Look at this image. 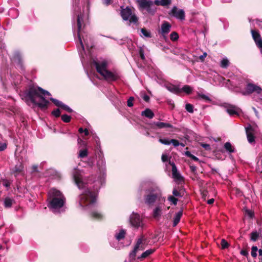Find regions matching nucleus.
Returning a JSON list of instances; mask_svg holds the SVG:
<instances>
[{"label": "nucleus", "instance_id": "nucleus-1", "mask_svg": "<svg viewBox=\"0 0 262 262\" xmlns=\"http://www.w3.org/2000/svg\"><path fill=\"white\" fill-rule=\"evenodd\" d=\"M73 180L79 189H84L79 195V205L84 207L88 204H92L96 202L98 191L92 190L90 188H86V184L82 180V177L80 172L76 170L73 173Z\"/></svg>", "mask_w": 262, "mask_h": 262}, {"label": "nucleus", "instance_id": "nucleus-2", "mask_svg": "<svg viewBox=\"0 0 262 262\" xmlns=\"http://www.w3.org/2000/svg\"><path fill=\"white\" fill-rule=\"evenodd\" d=\"M41 88L39 86H30L26 92V99L30 101L34 105L37 106L41 111H46L50 102L42 97Z\"/></svg>", "mask_w": 262, "mask_h": 262}, {"label": "nucleus", "instance_id": "nucleus-3", "mask_svg": "<svg viewBox=\"0 0 262 262\" xmlns=\"http://www.w3.org/2000/svg\"><path fill=\"white\" fill-rule=\"evenodd\" d=\"M66 200L64 195L59 190L52 189L48 194V207L52 209H60L65 204Z\"/></svg>", "mask_w": 262, "mask_h": 262}, {"label": "nucleus", "instance_id": "nucleus-4", "mask_svg": "<svg viewBox=\"0 0 262 262\" xmlns=\"http://www.w3.org/2000/svg\"><path fill=\"white\" fill-rule=\"evenodd\" d=\"M91 64L95 67L97 72L102 75L107 81L111 82L120 79L118 73L107 70V64L106 61H103L100 63L96 60H93Z\"/></svg>", "mask_w": 262, "mask_h": 262}, {"label": "nucleus", "instance_id": "nucleus-5", "mask_svg": "<svg viewBox=\"0 0 262 262\" xmlns=\"http://www.w3.org/2000/svg\"><path fill=\"white\" fill-rule=\"evenodd\" d=\"M147 245V239L142 235L139 238L136 242L133 250L129 254V257L132 260L135 259L136 254L139 250H143Z\"/></svg>", "mask_w": 262, "mask_h": 262}, {"label": "nucleus", "instance_id": "nucleus-6", "mask_svg": "<svg viewBox=\"0 0 262 262\" xmlns=\"http://www.w3.org/2000/svg\"><path fill=\"white\" fill-rule=\"evenodd\" d=\"M161 197V193L160 192H156V193H150L149 194L146 195L144 196L145 203V204L150 205H152L156 200L159 198L160 201H165V198Z\"/></svg>", "mask_w": 262, "mask_h": 262}, {"label": "nucleus", "instance_id": "nucleus-7", "mask_svg": "<svg viewBox=\"0 0 262 262\" xmlns=\"http://www.w3.org/2000/svg\"><path fill=\"white\" fill-rule=\"evenodd\" d=\"M129 222L132 226L139 228L142 225V220L140 215L135 212H133L130 216Z\"/></svg>", "mask_w": 262, "mask_h": 262}, {"label": "nucleus", "instance_id": "nucleus-8", "mask_svg": "<svg viewBox=\"0 0 262 262\" xmlns=\"http://www.w3.org/2000/svg\"><path fill=\"white\" fill-rule=\"evenodd\" d=\"M245 90V92L243 93L244 95H249L253 92L260 94L262 92V89L260 87L251 83H248L247 84Z\"/></svg>", "mask_w": 262, "mask_h": 262}, {"label": "nucleus", "instance_id": "nucleus-9", "mask_svg": "<svg viewBox=\"0 0 262 262\" xmlns=\"http://www.w3.org/2000/svg\"><path fill=\"white\" fill-rule=\"evenodd\" d=\"M169 15H172L177 19L183 20L185 19V11L183 9H178L176 6L173 7L170 12L169 13Z\"/></svg>", "mask_w": 262, "mask_h": 262}, {"label": "nucleus", "instance_id": "nucleus-10", "mask_svg": "<svg viewBox=\"0 0 262 262\" xmlns=\"http://www.w3.org/2000/svg\"><path fill=\"white\" fill-rule=\"evenodd\" d=\"M83 23V17L81 14L78 15L76 20L77 32L78 34V40L79 41L81 47L83 51L84 50V45L82 43L81 38L80 37V32L81 29L82 23Z\"/></svg>", "mask_w": 262, "mask_h": 262}, {"label": "nucleus", "instance_id": "nucleus-11", "mask_svg": "<svg viewBox=\"0 0 262 262\" xmlns=\"http://www.w3.org/2000/svg\"><path fill=\"white\" fill-rule=\"evenodd\" d=\"M245 129L248 142L250 143L255 142V137L254 135L255 132L254 129L250 124H249L248 126L246 127Z\"/></svg>", "mask_w": 262, "mask_h": 262}, {"label": "nucleus", "instance_id": "nucleus-12", "mask_svg": "<svg viewBox=\"0 0 262 262\" xmlns=\"http://www.w3.org/2000/svg\"><path fill=\"white\" fill-rule=\"evenodd\" d=\"M226 111L229 114L230 116L237 115L239 116V112L241 110L237 106L233 105H229L226 107Z\"/></svg>", "mask_w": 262, "mask_h": 262}, {"label": "nucleus", "instance_id": "nucleus-13", "mask_svg": "<svg viewBox=\"0 0 262 262\" xmlns=\"http://www.w3.org/2000/svg\"><path fill=\"white\" fill-rule=\"evenodd\" d=\"M172 196L174 197H182L184 195V189L182 186H175L172 190Z\"/></svg>", "mask_w": 262, "mask_h": 262}, {"label": "nucleus", "instance_id": "nucleus-14", "mask_svg": "<svg viewBox=\"0 0 262 262\" xmlns=\"http://www.w3.org/2000/svg\"><path fill=\"white\" fill-rule=\"evenodd\" d=\"M251 34L252 36V38L255 41L256 46H261L262 45V39L261 38L260 35L259 33V32L257 31L252 30Z\"/></svg>", "mask_w": 262, "mask_h": 262}, {"label": "nucleus", "instance_id": "nucleus-15", "mask_svg": "<svg viewBox=\"0 0 262 262\" xmlns=\"http://www.w3.org/2000/svg\"><path fill=\"white\" fill-rule=\"evenodd\" d=\"M132 15V10L129 7H127L125 9H122L121 15L124 20H127Z\"/></svg>", "mask_w": 262, "mask_h": 262}, {"label": "nucleus", "instance_id": "nucleus-16", "mask_svg": "<svg viewBox=\"0 0 262 262\" xmlns=\"http://www.w3.org/2000/svg\"><path fill=\"white\" fill-rule=\"evenodd\" d=\"M169 163L172 166L171 171L173 178L180 181H183V178L181 176L180 173L178 172L176 165L173 163H172V164H171L170 163Z\"/></svg>", "mask_w": 262, "mask_h": 262}, {"label": "nucleus", "instance_id": "nucleus-17", "mask_svg": "<svg viewBox=\"0 0 262 262\" xmlns=\"http://www.w3.org/2000/svg\"><path fill=\"white\" fill-rule=\"evenodd\" d=\"M171 25L167 21H164L161 25V33L163 35L167 34L170 31Z\"/></svg>", "mask_w": 262, "mask_h": 262}, {"label": "nucleus", "instance_id": "nucleus-18", "mask_svg": "<svg viewBox=\"0 0 262 262\" xmlns=\"http://www.w3.org/2000/svg\"><path fill=\"white\" fill-rule=\"evenodd\" d=\"M140 7L142 9H146L149 6H152L153 2L150 0H137Z\"/></svg>", "mask_w": 262, "mask_h": 262}, {"label": "nucleus", "instance_id": "nucleus-19", "mask_svg": "<svg viewBox=\"0 0 262 262\" xmlns=\"http://www.w3.org/2000/svg\"><path fill=\"white\" fill-rule=\"evenodd\" d=\"M152 125H153V126H152V127L153 128H155V127L154 126H155L158 128H163L168 127V128H173L174 129H176V127H173L171 124L168 123L157 122H154Z\"/></svg>", "mask_w": 262, "mask_h": 262}, {"label": "nucleus", "instance_id": "nucleus-20", "mask_svg": "<svg viewBox=\"0 0 262 262\" xmlns=\"http://www.w3.org/2000/svg\"><path fill=\"white\" fill-rule=\"evenodd\" d=\"M24 169V166L21 162H18L15 165V167L12 169L13 173L15 175V176H17L18 174H20Z\"/></svg>", "mask_w": 262, "mask_h": 262}, {"label": "nucleus", "instance_id": "nucleus-21", "mask_svg": "<svg viewBox=\"0 0 262 262\" xmlns=\"http://www.w3.org/2000/svg\"><path fill=\"white\" fill-rule=\"evenodd\" d=\"M13 60L18 66H19L21 68L23 67V59L21 55L18 52H15L13 56Z\"/></svg>", "mask_w": 262, "mask_h": 262}, {"label": "nucleus", "instance_id": "nucleus-22", "mask_svg": "<svg viewBox=\"0 0 262 262\" xmlns=\"http://www.w3.org/2000/svg\"><path fill=\"white\" fill-rule=\"evenodd\" d=\"M183 213V209L182 208L181 210L176 213V216L173 218V226L176 227L180 222L181 217L182 216Z\"/></svg>", "mask_w": 262, "mask_h": 262}, {"label": "nucleus", "instance_id": "nucleus-23", "mask_svg": "<svg viewBox=\"0 0 262 262\" xmlns=\"http://www.w3.org/2000/svg\"><path fill=\"white\" fill-rule=\"evenodd\" d=\"M15 201L14 199L9 197H6L4 201V207L6 208H11L12 205L15 203Z\"/></svg>", "mask_w": 262, "mask_h": 262}, {"label": "nucleus", "instance_id": "nucleus-24", "mask_svg": "<svg viewBox=\"0 0 262 262\" xmlns=\"http://www.w3.org/2000/svg\"><path fill=\"white\" fill-rule=\"evenodd\" d=\"M167 89L171 92L177 95L180 94L182 92L181 89L174 85H169L167 86Z\"/></svg>", "mask_w": 262, "mask_h": 262}, {"label": "nucleus", "instance_id": "nucleus-25", "mask_svg": "<svg viewBox=\"0 0 262 262\" xmlns=\"http://www.w3.org/2000/svg\"><path fill=\"white\" fill-rule=\"evenodd\" d=\"M141 115L149 119H152L155 116L153 112L149 108H146L144 111L142 112Z\"/></svg>", "mask_w": 262, "mask_h": 262}, {"label": "nucleus", "instance_id": "nucleus-26", "mask_svg": "<svg viewBox=\"0 0 262 262\" xmlns=\"http://www.w3.org/2000/svg\"><path fill=\"white\" fill-rule=\"evenodd\" d=\"M126 234V231L124 229H121L119 233H116L115 235V238L118 241L124 238Z\"/></svg>", "mask_w": 262, "mask_h": 262}, {"label": "nucleus", "instance_id": "nucleus-27", "mask_svg": "<svg viewBox=\"0 0 262 262\" xmlns=\"http://www.w3.org/2000/svg\"><path fill=\"white\" fill-rule=\"evenodd\" d=\"M155 251V249H150L144 252L138 258H145Z\"/></svg>", "mask_w": 262, "mask_h": 262}, {"label": "nucleus", "instance_id": "nucleus-28", "mask_svg": "<svg viewBox=\"0 0 262 262\" xmlns=\"http://www.w3.org/2000/svg\"><path fill=\"white\" fill-rule=\"evenodd\" d=\"M197 97L199 99H202L206 102H210L211 101V99L205 94L198 93Z\"/></svg>", "mask_w": 262, "mask_h": 262}, {"label": "nucleus", "instance_id": "nucleus-29", "mask_svg": "<svg viewBox=\"0 0 262 262\" xmlns=\"http://www.w3.org/2000/svg\"><path fill=\"white\" fill-rule=\"evenodd\" d=\"M161 215V208L159 206L155 208L153 211V216L155 219L159 218Z\"/></svg>", "mask_w": 262, "mask_h": 262}, {"label": "nucleus", "instance_id": "nucleus-30", "mask_svg": "<svg viewBox=\"0 0 262 262\" xmlns=\"http://www.w3.org/2000/svg\"><path fill=\"white\" fill-rule=\"evenodd\" d=\"M91 216L97 220H101L103 219V215L101 213L96 212V211H93L91 213Z\"/></svg>", "mask_w": 262, "mask_h": 262}, {"label": "nucleus", "instance_id": "nucleus-31", "mask_svg": "<svg viewBox=\"0 0 262 262\" xmlns=\"http://www.w3.org/2000/svg\"><path fill=\"white\" fill-rule=\"evenodd\" d=\"M224 148L227 151H229L230 153H233L234 152V147L232 146L231 144L229 142H227L225 143Z\"/></svg>", "mask_w": 262, "mask_h": 262}, {"label": "nucleus", "instance_id": "nucleus-32", "mask_svg": "<svg viewBox=\"0 0 262 262\" xmlns=\"http://www.w3.org/2000/svg\"><path fill=\"white\" fill-rule=\"evenodd\" d=\"M181 90L182 92H184L187 94H191L192 91V89L188 85H185Z\"/></svg>", "mask_w": 262, "mask_h": 262}, {"label": "nucleus", "instance_id": "nucleus-33", "mask_svg": "<svg viewBox=\"0 0 262 262\" xmlns=\"http://www.w3.org/2000/svg\"><path fill=\"white\" fill-rule=\"evenodd\" d=\"M229 66V61L227 58H224L221 62L220 66L222 68L226 69Z\"/></svg>", "mask_w": 262, "mask_h": 262}, {"label": "nucleus", "instance_id": "nucleus-34", "mask_svg": "<svg viewBox=\"0 0 262 262\" xmlns=\"http://www.w3.org/2000/svg\"><path fill=\"white\" fill-rule=\"evenodd\" d=\"M250 235L251 240L254 242L256 241L259 236V234L257 231L252 232Z\"/></svg>", "mask_w": 262, "mask_h": 262}, {"label": "nucleus", "instance_id": "nucleus-35", "mask_svg": "<svg viewBox=\"0 0 262 262\" xmlns=\"http://www.w3.org/2000/svg\"><path fill=\"white\" fill-rule=\"evenodd\" d=\"M50 100L53 102L54 103V104L59 107H61V106L62 105L63 103L61 101H59L58 100L56 99H55V98H50Z\"/></svg>", "mask_w": 262, "mask_h": 262}, {"label": "nucleus", "instance_id": "nucleus-36", "mask_svg": "<svg viewBox=\"0 0 262 262\" xmlns=\"http://www.w3.org/2000/svg\"><path fill=\"white\" fill-rule=\"evenodd\" d=\"M128 20L130 23L136 24L138 21V18L135 14H132Z\"/></svg>", "mask_w": 262, "mask_h": 262}, {"label": "nucleus", "instance_id": "nucleus-37", "mask_svg": "<svg viewBox=\"0 0 262 262\" xmlns=\"http://www.w3.org/2000/svg\"><path fill=\"white\" fill-rule=\"evenodd\" d=\"M221 247H222V249H227L229 247V243H228V242L225 239H222L221 240Z\"/></svg>", "mask_w": 262, "mask_h": 262}, {"label": "nucleus", "instance_id": "nucleus-38", "mask_svg": "<svg viewBox=\"0 0 262 262\" xmlns=\"http://www.w3.org/2000/svg\"><path fill=\"white\" fill-rule=\"evenodd\" d=\"M61 118V120L65 123L70 122L71 119V116L66 114L62 115Z\"/></svg>", "mask_w": 262, "mask_h": 262}, {"label": "nucleus", "instance_id": "nucleus-39", "mask_svg": "<svg viewBox=\"0 0 262 262\" xmlns=\"http://www.w3.org/2000/svg\"><path fill=\"white\" fill-rule=\"evenodd\" d=\"M170 38L172 41H176L179 38V35L176 32H172L170 34Z\"/></svg>", "mask_w": 262, "mask_h": 262}, {"label": "nucleus", "instance_id": "nucleus-40", "mask_svg": "<svg viewBox=\"0 0 262 262\" xmlns=\"http://www.w3.org/2000/svg\"><path fill=\"white\" fill-rule=\"evenodd\" d=\"M167 200L171 202L174 205H176L177 204L178 201V199L172 195H169L168 197Z\"/></svg>", "mask_w": 262, "mask_h": 262}, {"label": "nucleus", "instance_id": "nucleus-41", "mask_svg": "<svg viewBox=\"0 0 262 262\" xmlns=\"http://www.w3.org/2000/svg\"><path fill=\"white\" fill-rule=\"evenodd\" d=\"M88 156V150L84 149L79 151V157L84 158Z\"/></svg>", "mask_w": 262, "mask_h": 262}, {"label": "nucleus", "instance_id": "nucleus-42", "mask_svg": "<svg viewBox=\"0 0 262 262\" xmlns=\"http://www.w3.org/2000/svg\"><path fill=\"white\" fill-rule=\"evenodd\" d=\"M141 31L144 36H145L146 37H151L150 32L149 31H148L147 30H146L145 28H142L141 30Z\"/></svg>", "mask_w": 262, "mask_h": 262}, {"label": "nucleus", "instance_id": "nucleus-43", "mask_svg": "<svg viewBox=\"0 0 262 262\" xmlns=\"http://www.w3.org/2000/svg\"><path fill=\"white\" fill-rule=\"evenodd\" d=\"M51 114L55 116L56 118H58L61 115V112L59 108H56L51 113Z\"/></svg>", "mask_w": 262, "mask_h": 262}, {"label": "nucleus", "instance_id": "nucleus-44", "mask_svg": "<svg viewBox=\"0 0 262 262\" xmlns=\"http://www.w3.org/2000/svg\"><path fill=\"white\" fill-rule=\"evenodd\" d=\"M185 108L187 112L190 113H193V106L190 104L187 103L185 105Z\"/></svg>", "mask_w": 262, "mask_h": 262}, {"label": "nucleus", "instance_id": "nucleus-45", "mask_svg": "<svg viewBox=\"0 0 262 262\" xmlns=\"http://www.w3.org/2000/svg\"><path fill=\"white\" fill-rule=\"evenodd\" d=\"M159 141L163 144H164V145H169L170 144V140H168L167 139H166V138H164V139H162V138H159Z\"/></svg>", "mask_w": 262, "mask_h": 262}, {"label": "nucleus", "instance_id": "nucleus-46", "mask_svg": "<svg viewBox=\"0 0 262 262\" xmlns=\"http://www.w3.org/2000/svg\"><path fill=\"white\" fill-rule=\"evenodd\" d=\"M257 250H258V248L256 246H252V247L251 248V254L253 257L255 258L256 257V256H257L256 251H257Z\"/></svg>", "mask_w": 262, "mask_h": 262}, {"label": "nucleus", "instance_id": "nucleus-47", "mask_svg": "<svg viewBox=\"0 0 262 262\" xmlns=\"http://www.w3.org/2000/svg\"><path fill=\"white\" fill-rule=\"evenodd\" d=\"M61 108L65 110L67 112L69 113H71L73 112V110L72 108H71L69 106L63 103L61 107Z\"/></svg>", "mask_w": 262, "mask_h": 262}, {"label": "nucleus", "instance_id": "nucleus-48", "mask_svg": "<svg viewBox=\"0 0 262 262\" xmlns=\"http://www.w3.org/2000/svg\"><path fill=\"white\" fill-rule=\"evenodd\" d=\"M134 100V98L133 97H130L127 101V105L128 107H132L133 106L134 103L133 101Z\"/></svg>", "mask_w": 262, "mask_h": 262}, {"label": "nucleus", "instance_id": "nucleus-49", "mask_svg": "<svg viewBox=\"0 0 262 262\" xmlns=\"http://www.w3.org/2000/svg\"><path fill=\"white\" fill-rule=\"evenodd\" d=\"M146 10H147L148 13L151 14H154L156 11V8H152V6H149V7L147 8L146 9Z\"/></svg>", "mask_w": 262, "mask_h": 262}, {"label": "nucleus", "instance_id": "nucleus-50", "mask_svg": "<svg viewBox=\"0 0 262 262\" xmlns=\"http://www.w3.org/2000/svg\"><path fill=\"white\" fill-rule=\"evenodd\" d=\"M103 165H104V162L102 160L97 162V166L100 170H103Z\"/></svg>", "mask_w": 262, "mask_h": 262}, {"label": "nucleus", "instance_id": "nucleus-51", "mask_svg": "<svg viewBox=\"0 0 262 262\" xmlns=\"http://www.w3.org/2000/svg\"><path fill=\"white\" fill-rule=\"evenodd\" d=\"M245 214L249 216L250 219L253 218L254 216V213L251 210L247 209L245 211Z\"/></svg>", "mask_w": 262, "mask_h": 262}, {"label": "nucleus", "instance_id": "nucleus-52", "mask_svg": "<svg viewBox=\"0 0 262 262\" xmlns=\"http://www.w3.org/2000/svg\"><path fill=\"white\" fill-rule=\"evenodd\" d=\"M171 143H172V145L175 147H177V146L180 145V143L179 142V141L178 140L174 139L170 140V144Z\"/></svg>", "mask_w": 262, "mask_h": 262}, {"label": "nucleus", "instance_id": "nucleus-53", "mask_svg": "<svg viewBox=\"0 0 262 262\" xmlns=\"http://www.w3.org/2000/svg\"><path fill=\"white\" fill-rule=\"evenodd\" d=\"M161 6H165L169 5L171 3V0H161Z\"/></svg>", "mask_w": 262, "mask_h": 262}, {"label": "nucleus", "instance_id": "nucleus-54", "mask_svg": "<svg viewBox=\"0 0 262 262\" xmlns=\"http://www.w3.org/2000/svg\"><path fill=\"white\" fill-rule=\"evenodd\" d=\"M40 91H41V93H42V97H44L46 96V95H47V96H51V94L50 92H49L48 91L45 90H43V89H42L41 88V89H40Z\"/></svg>", "mask_w": 262, "mask_h": 262}, {"label": "nucleus", "instance_id": "nucleus-55", "mask_svg": "<svg viewBox=\"0 0 262 262\" xmlns=\"http://www.w3.org/2000/svg\"><path fill=\"white\" fill-rule=\"evenodd\" d=\"M208 194V191L207 190H203L201 192V194L202 198L205 200L206 197L207 196Z\"/></svg>", "mask_w": 262, "mask_h": 262}, {"label": "nucleus", "instance_id": "nucleus-56", "mask_svg": "<svg viewBox=\"0 0 262 262\" xmlns=\"http://www.w3.org/2000/svg\"><path fill=\"white\" fill-rule=\"evenodd\" d=\"M7 148L6 143L0 142V151L4 150Z\"/></svg>", "mask_w": 262, "mask_h": 262}, {"label": "nucleus", "instance_id": "nucleus-57", "mask_svg": "<svg viewBox=\"0 0 262 262\" xmlns=\"http://www.w3.org/2000/svg\"><path fill=\"white\" fill-rule=\"evenodd\" d=\"M190 168L191 170V171L193 172V173H195L196 172V167L194 166V165H190Z\"/></svg>", "mask_w": 262, "mask_h": 262}, {"label": "nucleus", "instance_id": "nucleus-58", "mask_svg": "<svg viewBox=\"0 0 262 262\" xmlns=\"http://www.w3.org/2000/svg\"><path fill=\"white\" fill-rule=\"evenodd\" d=\"M207 53L206 52H204L203 55L199 56V59L202 61H204L205 58L207 56Z\"/></svg>", "mask_w": 262, "mask_h": 262}, {"label": "nucleus", "instance_id": "nucleus-59", "mask_svg": "<svg viewBox=\"0 0 262 262\" xmlns=\"http://www.w3.org/2000/svg\"><path fill=\"white\" fill-rule=\"evenodd\" d=\"M202 146L205 148V149L207 150H209L210 149V146L209 144L206 143L202 144Z\"/></svg>", "mask_w": 262, "mask_h": 262}, {"label": "nucleus", "instance_id": "nucleus-60", "mask_svg": "<svg viewBox=\"0 0 262 262\" xmlns=\"http://www.w3.org/2000/svg\"><path fill=\"white\" fill-rule=\"evenodd\" d=\"M240 253L242 255H244L245 256H248L249 255L248 252L246 250H242L241 251Z\"/></svg>", "mask_w": 262, "mask_h": 262}, {"label": "nucleus", "instance_id": "nucleus-61", "mask_svg": "<svg viewBox=\"0 0 262 262\" xmlns=\"http://www.w3.org/2000/svg\"><path fill=\"white\" fill-rule=\"evenodd\" d=\"M139 55H140V56L142 60H144L145 59V56H144V51H143V50H142V49L140 50V51H139Z\"/></svg>", "mask_w": 262, "mask_h": 262}, {"label": "nucleus", "instance_id": "nucleus-62", "mask_svg": "<svg viewBox=\"0 0 262 262\" xmlns=\"http://www.w3.org/2000/svg\"><path fill=\"white\" fill-rule=\"evenodd\" d=\"M162 161L163 162H167L168 161V156L166 155H162L161 157Z\"/></svg>", "mask_w": 262, "mask_h": 262}, {"label": "nucleus", "instance_id": "nucleus-63", "mask_svg": "<svg viewBox=\"0 0 262 262\" xmlns=\"http://www.w3.org/2000/svg\"><path fill=\"white\" fill-rule=\"evenodd\" d=\"M143 99L146 102H149L150 100L149 97L147 95H144V96L143 97Z\"/></svg>", "mask_w": 262, "mask_h": 262}, {"label": "nucleus", "instance_id": "nucleus-64", "mask_svg": "<svg viewBox=\"0 0 262 262\" xmlns=\"http://www.w3.org/2000/svg\"><path fill=\"white\" fill-rule=\"evenodd\" d=\"M38 167L37 165H33L32 167V172H37Z\"/></svg>", "mask_w": 262, "mask_h": 262}]
</instances>
